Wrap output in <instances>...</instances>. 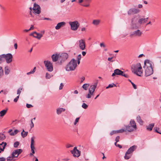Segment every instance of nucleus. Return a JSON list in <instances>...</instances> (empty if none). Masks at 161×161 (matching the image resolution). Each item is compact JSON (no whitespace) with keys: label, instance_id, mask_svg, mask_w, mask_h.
Instances as JSON below:
<instances>
[{"label":"nucleus","instance_id":"nucleus-28","mask_svg":"<svg viewBox=\"0 0 161 161\" xmlns=\"http://www.w3.org/2000/svg\"><path fill=\"white\" fill-rule=\"evenodd\" d=\"M101 21L99 19H94L93 20L92 23L95 25L97 26L100 23Z\"/></svg>","mask_w":161,"mask_h":161},{"label":"nucleus","instance_id":"nucleus-2","mask_svg":"<svg viewBox=\"0 0 161 161\" xmlns=\"http://www.w3.org/2000/svg\"><path fill=\"white\" fill-rule=\"evenodd\" d=\"M131 68L133 73L138 76H141L142 74L143 70L140 63L132 64Z\"/></svg>","mask_w":161,"mask_h":161},{"label":"nucleus","instance_id":"nucleus-58","mask_svg":"<svg viewBox=\"0 0 161 161\" xmlns=\"http://www.w3.org/2000/svg\"><path fill=\"white\" fill-rule=\"evenodd\" d=\"M81 58V55L80 54L78 55L77 57V59L80 60Z\"/></svg>","mask_w":161,"mask_h":161},{"label":"nucleus","instance_id":"nucleus-40","mask_svg":"<svg viewBox=\"0 0 161 161\" xmlns=\"http://www.w3.org/2000/svg\"><path fill=\"white\" fill-rule=\"evenodd\" d=\"M3 69L2 67L1 66H0V78L3 75Z\"/></svg>","mask_w":161,"mask_h":161},{"label":"nucleus","instance_id":"nucleus-52","mask_svg":"<svg viewBox=\"0 0 161 161\" xmlns=\"http://www.w3.org/2000/svg\"><path fill=\"white\" fill-rule=\"evenodd\" d=\"M26 106L27 108H31L33 107V106L32 105L30 104H29L28 103L26 104Z\"/></svg>","mask_w":161,"mask_h":161},{"label":"nucleus","instance_id":"nucleus-23","mask_svg":"<svg viewBox=\"0 0 161 161\" xmlns=\"http://www.w3.org/2000/svg\"><path fill=\"white\" fill-rule=\"evenodd\" d=\"M65 23L64 22H62L58 23L55 27L56 29L58 30L62 26L65 25Z\"/></svg>","mask_w":161,"mask_h":161},{"label":"nucleus","instance_id":"nucleus-42","mask_svg":"<svg viewBox=\"0 0 161 161\" xmlns=\"http://www.w3.org/2000/svg\"><path fill=\"white\" fill-rule=\"evenodd\" d=\"M153 130H155V131L158 133L161 134V132H158V130H159V129L158 127H154Z\"/></svg>","mask_w":161,"mask_h":161},{"label":"nucleus","instance_id":"nucleus-50","mask_svg":"<svg viewBox=\"0 0 161 161\" xmlns=\"http://www.w3.org/2000/svg\"><path fill=\"white\" fill-rule=\"evenodd\" d=\"M31 123L30 124V125L31 126V129L34 127V124L33 122V119H31Z\"/></svg>","mask_w":161,"mask_h":161},{"label":"nucleus","instance_id":"nucleus-39","mask_svg":"<svg viewBox=\"0 0 161 161\" xmlns=\"http://www.w3.org/2000/svg\"><path fill=\"white\" fill-rule=\"evenodd\" d=\"M28 133V132H24V133H23V132H22L21 133V135L22 136V137L24 138L27 136Z\"/></svg>","mask_w":161,"mask_h":161},{"label":"nucleus","instance_id":"nucleus-62","mask_svg":"<svg viewBox=\"0 0 161 161\" xmlns=\"http://www.w3.org/2000/svg\"><path fill=\"white\" fill-rule=\"evenodd\" d=\"M100 47H105V45L103 43H101L100 44Z\"/></svg>","mask_w":161,"mask_h":161},{"label":"nucleus","instance_id":"nucleus-57","mask_svg":"<svg viewBox=\"0 0 161 161\" xmlns=\"http://www.w3.org/2000/svg\"><path fill=\"white\" fill-rule=\"evenodd\" d=\"M86 98H91V95H90V94L89 93H89L86 95Z\"/></svg>","mask_w":161,"mask_h":161},{"label":"nucleus","instance_id":"nucleus-41","mask_svg":"<svg viewBox=\"0 0 161 161\" xmlns=\"http://www.w3.org/2000/svg\"><path fill=\"white\" fill-rule=\"evenodd\" d=\"M36 68V67H35L34 68V69H33V70H31V71L30 72H29L27 73V75H30V74H33V73H34L35 72V71Z\"/></svg>","mask_w":161,"mask_h":161},{"label":"nucleus","instance_id":"nucleus-35","mask_svg":"<svg viewBox=\"0 0 161 161\" xmlns=\"http://www.w3.org/2000/svg\"><path fill=\"white\" fill-rule=\"evenodd\" d=\"M89 86V84L86 83L84 84L82 86V88L84 89L85 90H87V88Z\"/></svg>","mask_w":161,"mask_h":161},{"label":"nucleus","instance_id":"nucleus-63","mask_svg":"<svg viewBox=\"0 0 161 161\" xmlns=\"http://www.w3.org/2000/svg\"><path fill=\"white\" fill-rule=\"evenodd\" d=\"M85 80V78L84 77H82L81 79L80 83H82Z\"/></svg>","mask_w":161,"mask_h":161},{"label":"nucleus","instance_id":"nucleus-3","mask_svg":"<svg viewBox=\"0 0 161 161\" xmlns=\"http://www.w3.org/2000/svg\"><path fill=\"white\" fill-rule=\"evenodd\" d=\"M77 61L74 58L72 59L66 65L65 69L67 71L74 70L77 66Z\"/></svg>","mask_w":161,"mask_h":161},{"label":"nucleus","instance_id":"nucleus-46","mask_svg":"<svg viewBox=\"0 0 161 161\" xmlns=\"http://www.w3.org/2000/svg\"><path fill=\"white\" fill-rule=\"evenodd\" d=\"M88 106L85 103H83L82 105V107L84 109H86L88 108Z\"/></svg>","mask_w":161,"mask_h":161},{"label":"nucleus","instance_id":"nucleus-55","mask_svg":"<svg viewBox=\"0 0 161 161\" xmlns=\"http://www.w3.org/2000/svg\"><path fill=\"white\" fill-rule=\"evenodd\" d=\"M64 86V85L63 83H61L60 84V86L59 87V90H61L63 89V87Z\"/></svg>","mask_w":161,"mask_h":161},{"label":"nucleus","instance_id":"nucleus-56","mask_svg":"<svg viewBox=\"0 0 161 161\" xmlns=\"http://www.w3.org/2000/svg\"><path fill=\"white\" fill-rule=\"evenodd\" d=\"M120 138V137L119 136H117L115 138V141L116 142H118L119 141V140Z\"/></svg>","mask_w":161,"mask_h":161},{"label":"nucleus","instance_id":"nucleus-6","mask_svg":"<svg viewBox=\"0 0 161 161\" xmlns=\"http://www.w3.org/2000/svg\"><path fill=\"white\" fill-rule=\"evenodd\" d=\"M69 24L71 26V29L73 31H76L80 26V24L77 21L69 22Z\"/></svg>","mask_w":161,"mask_h":161},{"label":"nucleus","instance_id":"nucleus-15","mask_svg":"<svg viewBox=\"0 0 161 161\" xmlns=\"http://www.w3.org/2000/svg\"><path fill=\"white\" fill-rule=\"evenodd\" d=\"M6 57H5V60L7 63H11L12 61V55L11 53H8L5 54Z\"/></svg>","mask_w":161,"mask_h":161},{"label":"nucleus","instance_id":"nucleus-18","mask_svg":"<svg viewBox=\"0 0 161 161\" xmlns=\"http://www.w3.org/2000/svg\"><path fill=\"white\" fill-rule=\"evenodd\" d=\"M59 54H53L51 57L53 61V62L57 61L58 58L59 59Z\"/></svg>","mask_w":161,"mask_h":161},{"label":"nucleus","instance_id":"nucleus-20","mask_svg":"<svg viewBox=\"0 0 161 161\" xmlns=\"http://www.w3.org/2000/svg\"><path fill=\"white\" fill-rule=\"evenodd\" d=\"M97 86V83H95L94 84L91 85L90 86V88L89 89V91H90L91 92H94Z\"/></svg>","mask_w":161,"mask_h":161},{"label":"nucleus","instance_id":"nucleus-16","mask_svg":"<svg viewBox=\"0 0 161 161\" xmlns=\"http://www.w3.org/2000/svg\"><path fill=\"white\" fill-rule=\"evenodd\" d=\"M30 35L31 36H33L34 37L37 38L38 39H40L42 36V34L37 33L36 31L31 33Z\"/></svg>","mask_w":161,"mask_h":161},{"label":"nucleus","instance_id":"nucleus-59","mask_svg":"<svg viewBox=\"0 0 161 161\" xmlns=\"http://www.w3.org/2000/svg\"><path fill=\"white\" fill-rule=\"evenodd\" d=\"M12 158L11 156V157L9 156V157H7V161H11L13 159V158L10 159V158Z\"/></svg>","mask_w":161,"mask_h":161},{"label":"nucleus","instance_id":"nucleus-51","mask_svg":"<svg viewBox=\"0 0 161 161\" xmlns=\"http://www.w3.org/2000/svg\"><path fill=\"white\" fill-rule=\"evenodd\" d=\"M80 119V118L79 117V118H77L75 120V121L74 123V125H75L78 122L79 120V119Z\"/></svg>","mask_w":161,"mask_h":161},{"label":"nucleus","instance_id":"nucleus-33","mask_svg":"<svg viewBox=\"0 0 161 161\" xmlns=\"http://www.w3.org/2000/svg\"><path fill=\"white\" fill-rule=\"evenodd\" d=\"M132 155L129 154L128 153H126V152L125 156H124V158L125 159H128L131 157Z\"/></svg>","mask_w":161,"mask_h":161},{"label":"nucleus","instance_id":"nucleus-31","mask_svg":"<svg viewBox=\"0 0 161 161\" xmlns=\"http://www.w3.org/2000/svg\"><path fill=\"white\" fill-rule=\"evenodd\" d=\"M144 18H141L139 19L138 20V24L140 25L146 23Z\"/></svg>","mask_w":161,"mask_h":161},{"label":"nucleus","instance_id":"nucleus-32","mask_svg":"<svg viewBox=\"0 0 161 161\" xmlns=\"http://www.w3.org/2000/svg\"><path fill=\"white\" fill-rule=\"evenodd\" d=\"M8 109H4L0 112V116L3 117L4 116L6 113Z\"/></svg>","mask_w":161,"mask_h":161},{"label":"nucleus","instance_id":"nucleus-45","mask_svg":"<svg viewBox=\"0 0 161 161\" xmlns=\"http://www.w3.org/2000/svg\"><path fill=\"white\" fill-rule=\"evenodd\" d=\"M22 89V88L20 87L17 90V94L19 96V95L21 92V90Z\"/></svg>","mask_w":161,"mask_h":161},{"label":"nucleus","instance_id":"nucleus-34","mask_svg":"<svg viewBox=\"0 0 161 161\" xmlns=\"http://www.w3.org/2000/svg\"><path fill=\"white\" fill-rule=\"evenodd\" d=\"M5 74L6 75H8L10 72V70L8 69V66L5 67L4 68Z\"/></svg>","mask_w":161,"mask_h":161},{"label":"nucleus","instance_id":"nucleus-60","mask_svg":"<svg viewBox=\"0 0 161 161\" xmlns=\"http://www.w3.org/2000/svg\"><path fill=\"white\" fill-rule=\"evenodd\" d=\"M6 160V158L4 157H1L0 158V161H5Z\"/></svg>","mask_w":161,"mask_h":161},{"label":"nucleus","instance_id":"nucleus-5","mask_svg":"<svg viewBox=\"0 0 161 161\" xmlns=\"http://www.w3.org/2000/svg\"><path fill=\"white\" fill-rule=\"evenodd\" d=\"M116 75H119L123 76L125 78H129V75L125 73V72L119 69H116L114 71V72L112 74V76L113 77Z\"/></svg>","mask_w":161,"mask_h":161},{"label":"nucleus","instance_id":"nucleus-24","mask_svg":"<svg viewBox=\"0 0 161 161\" xmlns=\"http://www.w3.org/2000/svg\"><path fill=\"white\" fill-rule=\"evenodd\" d=\"M129 125L135 128V130L137 129L136 123L133 119H131L130 120Z\"/></svg>","mask_w":161,"mask_h":161},{"label":"nucleus","instance_id":"nucleus-64","mask_svg":"<svg viewBox=\"0 0 161 161\" xmlns=\"http://www.w3.org/2000/svg\"><path fill=\"white\" fill-rule=\"evenodd\" d=\"M89 92L90 94L91 95V96H93L94 95V92H91L90 91H89Z\"/></svg>","mask_w":161,"mask_h":161},{"label":"nucleus","instance_id":"nucleus-21","mask_svg":"<svg viewBox=\"0 0 161 161\" xmlns=\"http://www.w3.org/2000/svg\"><path fill=\"white\" fill-rule=\"evenodd\" d=\"M31 150H35V141L34 139V137H32L31 138Z\"/></svg>","mask_w":161,"mask_h":161},{"label":"nucleus","instance_id":"nucleus-53","mask_svg":"<svg viewBox=\"0 0 161 161\" xmlns=\"http://www.w3.org/2000/svg\"><path fill=\"white\" fill-rule=\"evenodd\" d=\"M131 84L134 89H136L137 88L136 86L134 83H133V82H131Z\"/></svg>","mask_w":161,"mask_h":161},{"label":"nucleus","instance_id":"nucleus-27","mask_svg":"<svg viewBox=\"0 0 161 161\" xmlns=\"http://www.w3.org/2000/svg\"><path fill=\"white\" fill-rule=\"evenodd\" d=\"M6 57L5 54H3L0 55V64L5 61V57Z\"/></svg>","mask_w":161,"mask_h":161},{"label":"nucleus","instance_id":"nucleus-22","mask_svg":"<svg viewBox=\"0 0 161 161\" xmlns=\"http://www.w3.org/2000/svg\"><path fill=\"white\" fill-rule=\"evenodd\" d=\"M91 0H83L84 3L81 5L84 7H88L90 6V3Z\"/></svg>","mask_w":161,"mask_h":161},{"label":"nucleus","instance_id":"nucleus-38","mask_svg":"<svg viewBox=\"0 0 161 161\" xmlns=\"http://www.w3.org/2000/svg\"><path fill=\"white\" fill-rule=\"evenodd\" d=\"M114 86H116L113 83L109 84L108 85V86L106 87V88L108 89L110 88H112V87H113Z\"/></svg>","mask_w":161,"mask_h":161},{"label":"nucleus","instance_id":"nucleus-8","mask_svg":"<svg viewBox=\"0 0 161 161\" xmlns=\"http://www.w3.org/2000/svg\"><path fill=\"white\" fill-rule=\"evenodd\" d=\"M71 153L73 154L74 157H78L80 155V151L77 149L76 147H75L73 150L70 151Z\"/></svg>","mask_w":161,"mask_h":161},{"label":"nucleus","instance_id":"nucleus-9","mask_svg":"<svg viewBox=\"0 0 161 161\" xmlns=\"http://www.w3.org/2000/svg\"><path fill=\"white\" fill-rule=\"evenodd\" d=\"M22 152L21 149H17L14 150L11 154V157L12 158L17 157Z\"/></svg>","mask_w":161,"mask_h":161},{"label":"nucleus","instance_id":"nucleus-25","mask_svg":"<svg viewBox=\"0 0 161 161\" xmlns=\"http://www.w3.org/2000/svg\"><path fill=\"white\" fill-rule=\"evenodd\" d=\"M125 127L126 128V130H127L128 132H131L134 131L135 128H133V127H132L130 125H126L125 126Z\"/></svg>","mask_w":161,"mask_h":161},{"label":"nucleus","instance_id":"nucleus-49","mask_svg":"<svg viewBox=\"0 0 161 161\" xmlns=\"http://www.w3.org/2000/svg\"><path fill=\"white\" fill-rule=\"evenodd\" d=\"M51 75L47 73L46 74V79H49L51 77Z\"/></svg>","mask_w":161,"mask_h":161},{"label":"nucleus","instance_id":"nucleus-48","mask_svg":"<svg viewBox=\"0 0 161 161\" xmlns=\"http://www.w3.org/2000/svg\"><path fill=\"white\" fill-rule=\"evenodd\" d=\"M117 133V130H113L111 131L110 133V135L111 136H112V135Z\"/></svg>","mask_w":161,"mask_h":161},{"label":"nucleus","instance_id":"nucleus-14","mask_svg":"<svg viewBox=\"0 0 161 161\" xmlns=\"http://www.w3.org/2000/svg\"><path fill=\"white\" fill-rule=\"evenodd\" d=\"M79 47L80 49L82 50H84L85 49V41L84 40L81 39L79 41Z\"/></svg>","mask_w":161,"mask_h":161},{"label":"nucleus","instance_id":"nucleus-4","mask_svg":"<svg viewBox=\"0 0 161 161\" xmlns=\"http://www.w3.org/2000/svg\"><path fill=\"white\" fill-rule=\"evenodd\" d=\"M139 18V15H134L131 19V27L133 29H137L139 28L138 24L137 23Z\"/></svg>","mask_w":161,"mask_h":161},{"label":"nucleus","instance_id":"nucleus-37","mask_svg":"<svg viewBox=\"0 0 161 161\" xmlns=\"http://www.w3.org/2000/svg\"><path fill=\"white\" fill-rule=\"evenodd\" d=\"M19 131L17 130H15L14 131H12L11 133H10V135L11 136H14Z\"/></svg>","mask_w":161,"mask_h":161},{"label":"nucleus","instance_id":"nucleus-13","mask_svg":"<svg viewBox=\"0 0 161 161\" xmlns=\"http://www.w3.org/2000/svg\"><path fill=\"white\" fill-rule=\"evenodd\" d=\"M68 57V55L66 53H63L59 55V59L61 62L64 61L66 60Z\"/></svg>","mask_w":161,"mask_h":161},{"label":"nucleus","instance_id":"nucleus-11","mask_svg":"<svg viewBox=\"0 0 161 161\" xmlns=\"http://www.w3.org/2000/svg\"><path fill=\"white\" fill-rule=\"evenodd\" d=\"M34 12L37 14H40L41 13V8L39 5L35 3L34 4L33 8Z\"/></svg>","mask_w":161,"mask_h":161},{"label":"nucleus","instance_id":"nucleus-7","mask_svg":"<svg viewBox=\"0 0 161 161\" xmlns=\"http://www.w3.org/2000/svg\"><path fill=\"white\" fill-rule=\"evenodd\" d=\"M44 63L48 71L52 72L53 70V64L50 61L45 60L44 62Z\"/></svg>","mask_w":161,"mask_h":161},{"label":"nucleus","instance_id":"nucleus-26","mask_svg":"<svg viewBox=\"0 0 161 161\" xmlns=\"http://www.w3.org/2000/svg\"><path fill=\"white\" fill-rule=\"evenodd\" d=\"M136 121H137L141 125H143V120L141 119V117L140 116L138 115L136 117Z\"/></svg>","mask_w":161,"mask_h":161},{"label":"nucleus","instance_id":"nucleus-12","mask_svg":"<svg viewBox=\"0 0 161 161\" xmlns=\"http://www.w3.org/2000/svg\"><path fill=\"white\" fill-rule=\"evenodd\" d=\"M140 12V10L138 8H131L128 11V14L129 15L136 14Z\"/></svg>","mask_w":161,"mask_h":161},{"label":"nucleus","instance_id":"nucleus-61","mask_svg":"<svg viewBox=\"0 0 161 161\" xmlns=\"http://www.w3.org/2000/svg\"><path fill=\"white\" fill-rule=\"evenodd\" d=\"M113 58V57H109L108 58V60L109 61H110L111 62H113L114 61V60H112V59Z\"/></svg>","mask_w":161,"mask_h":161},{"label":"nucleus","instance_id":"nucleus-29","mask_svg":"<svg viewBox=\"0 0 161 161\" xmlns=\"http://www.w3.org/2000/svg\"><path fill=\"white\" fill-rule=\"evenodd\" d=\"M154 124L152 123L149 124V125L147 126V129L148 130L151 131L152 130L154 126Z\"/></svg>","mask_w":161,"mask_h":161},{"label":"nucleus","instance_id":"nucleus-36","mask_svg":"<svg viewBox=\"0 0 161 161\" xmlns=\"http://www.w3.org/2000/svg\"><path fill=\"white\" fill-rule=\"evenodd\" d=\"M5 138V136L4 134L0 133V141L4 140Z\"/></svg>","mask_w":161,"mask_h":161},{"label":"nucleus","instance_id":"nucleus-54","mask_svg":"<svg viewBox=\"0 0 161 161\" xmlns=\"http://www.w3.org/2000/svg\"><path fill=\"white\" fill-rule=\"evenodd\" d=\"M19 97V96H17L14 99V101L15 102H17Z\"/></svg>","mask_w":161,"mask_h":161},{"label":"nucleus","instance_id":"nucleus-47","mask_svg":"<svg viewBox=\"0 0 161 161\" xmlns=\"http://www.w3.org/2000/svg\"><path fill=\"white\" fill-rule=\"evenodd\" d=\"M117 133H122L123 132L126 131V129H121L118 130H117Z\"/></svg>","mask_w":161,"mask_h":161},{"label":"nucleus","instance_id":"nucleus-10","mask_svg":"<svg viewBox=\"0 0 161 161\" xmlns=\"http://www.w3.org/2000/svg\"><path fill=\"white\" fill-rule=\"evenodd\" d=\"M142 34V32L139 30H137L133 32L130 35V37H140Z\"/></svg>","mask_w":161,"mask_h":161},{"label":"nucleus","instance_id":"nucleus-17","mask_svg":"<svg viewBox=\"0 0 161 161\" xmlns=\"http://www.w3.org/2000/svg\"><path fill=\"white\" fill-rule=\"evenodd\" d=\"M137 147L136 145H133L131 147L126 151V153H128L132 155L133 152L136 149Z\"/></svg>","mask_w":161,"mask_h":161},{"label":"nucleus","instance_id":"nucleus-19","mask_svg":"<svg viewBox=\"0 0 161 161\" xmlns=\"http://www.w3.org/2000/svg\"><path fill=\"white\" fill-rule=\"evenodd\" d=\"M7 144L6 142H2L0 143V153L1 151H3Z\"/></svg>","mask_w":161,"mask_h":161},{"label":"nucleus","instance_id":"nucleus-30","mask_svg":"<svg viewBox=\"0 0 161 161\" xmlns=\"http://www.w3.org/2000/svg\"><path fill=\"white\" fill-rule=\"evenodd\" d=\"M65 109L63 108H60L57 109V113L58 114H61L62 112H64L65 111Z\"/></svg>","mask_w":161,"mask_h":161},{"label":"nucleus","instance_id":"nucleus-44","mask_svg":"<svg viewBox=\"0 0 161 161\" xmlns=\"http://www.w3.org/2000/svg\"><path fill=\"white\" fill-rule=\"evenodd\" d=\"M31 152L29 154V156L30 157H31L33 156H34L33 154L35 153V150H31Z\"/></svg>","mask_w":161,"mask_h":161},{"label":"nucleus","instance_id":"nucleus-43","mask_svg":"<svg viewBox=\"0 0 161 161\" xmlns=\"http://www.w3.org/2000/svg\"><path fill=\"white\" fill-rule=\"evenodd\" d=\"M19 143L18 142H16L14 143V147L17 148L19 145Z\"/></svg>","mask_w":161,"mask_h":161},{"label":"nucleus","instance_id":"nucleus-1","mask_svg":"<svg viewBox=\"0 0 161 161\" xmlns=\"http://www.w3.org/2000/svg\"><path fill=\"white\" fill-rule=\"evenodd\" d=\"M153 63L148 59L145 60L144 62V66L143 67L145 69V76H149L153 73Z\"/></svg>","mask_w":161,"mask_h":161}]
</instances>
